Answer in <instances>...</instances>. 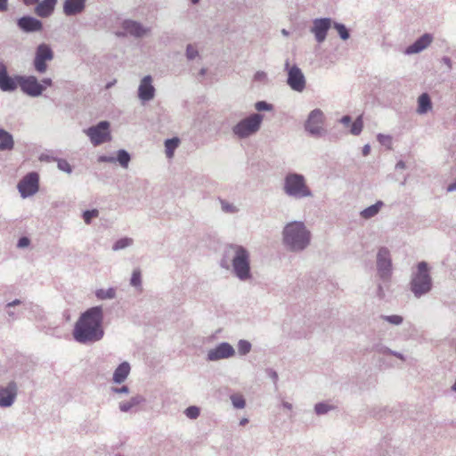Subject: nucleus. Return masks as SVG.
Returning a JSON list of instances; mask_svg holds the SVG:
<instances>
[{"label": "nucleus", "instance_id": "1", "mask_svg": "<svg viewBox=\"0 0 456 456\" xmlns=\"http://www.w3.org/2000/svg\"><path fill=\"white\" fill-rule=\"evenodd\" d=\"M102 311L99 306L85 312L75 324L73 337L79 343H94L102 338Z\"/></svg>", "mask_w": 456, "mask_h": 456}, {"label": "nucleus", "instance_id": "2", "mask_svg": "<svg viewBox=\"0 0 456 456\" xmlns=\"http://www.w3.org/2000/svg\"><path fill=\"white\" fill-rule=\"evenodd\" d=\"M284 243L292 250L305 248L310 241V232L301 222L288 224L283 230Z\"/></svg>", "mask_w": 456, "mask_h": 456}, {"label": "nucleus", "instance_id": "3", "mask_svg": "<svg viewBox=\"0 0 456 456\" xmlns=\"http://www.w3.org/2000/svg\"><path fill=\"white\" fill-rule=\"evenodd\" d=\"M231 249L234 252L232 258V266L235 274L240 280H247L249 278V254L241 246H231Z\"/></svg>", "mask_w": 456, "mask_h": 456}, {"label": "nucleus", "instance_id": "4", "mask_svg": "<svg viewBox=\"0 0 456 456\" xmlns=\"http://www.w3.org/2000/svg\"><path fill=\"white\" fill-rule=\"evenodd\" d=\"M411 290L416 297L428 292L431 289V279L428 274V265L420 262L418 265V272L411 280Z\"/></svg>", "mask_w": 456, "mask_h": 456}, {"label": "nucleus", "instance_id": "5", "mask_svg": "<svg viewBox=\"0 0 456 456\" xmlns=\"http://www.w3.org/2000/svg\"><path fill=\"white\" fill-rule=\"evenodd\" d=\"M284 189L287 194L296 198H303L311 195L304 177L297 174L287 175Z\"/></svg>", "mask_w": 456, "mask_h": 456}, {"label": "nucleus", "instance_id": "6", "mask_svg": "<svg viewBox=\"0 0 456 456\" xmlns=\"http://www.w3.org/2000/svg\"><path fill=\"white\" fill-rule=\"evenodd\" d=\"M262 120V115L253 114L250 117L239 122L233 127V132L240 138L247 137L256 133L259 129Z\"/></svg>", "mask_w": 456, "mask_h": 456}, {"label": "nucleus", "instance_id": "7", "mask_svg": "<svg viewBox=\"0 0 456 456\" xmlns=\"http://www.w3.org/2000/svg\"><path fill=\"white\" fill-rule=\"evenodd\" d=\"M18 82L21 91L32 97L39 96L45 90V86L34 76L18 77Z\"/></svg>", "mask_w": 456, "mask_h": 456}, {"label": "nucleus", "instance_id": "8", "mask_svg": "<svg viewBox=\"0 0 456 456\" xmlns=\"http://www.w3.org/2000/svg\"><path fill=\"white\" fill-rule=\"evenodd\" d=\"M109 128V122L102 121L97 126L88 128L86 134L94 145H99L110 140Z\"/></svg>", "mask_w": 456, "mask_h": 456}, {"label": "nucleus", "instance_id": "9", "mask_svg": "<svg viewBox=\"0 0 456 456\" xmlns=\"http://www.w3.org/2000/svg\"><path fill=\"white\" fill-rule=\"evenodd\" d=\"M39 177L35 172L25 175L18 183V190L22 198L35 194L39 188Z\"/></svg>", "mask_w": 456, "mask_h": 456}, {"label": "nucleus", "instance_id": "10", "mask_svg": "<svg viewBox=\"0 0 456 456\" xmlns=\"http://www.w3.org/2000/svg\"><path fill=\"white\" fill-rule=\"evenodd\" d=\"M53 59V53L51 47L45 44L39 45L34 59L35 69L39 73L45 72L47 69L46 61H52Z\"/></svg>", "mask_w": 456, "mask_h": 456}, {"label": "nucleus", "instance_id": "11", "mask_svg": "<svg viewBox=\"0 0 456 456\" xmlns=\"http://www.w3.org/2000/svg\"><path fill=\"white\" fill-rule=\"evenodd\" d=\"M324 117L320 110H314L305 123V129L312 134H321L323 130Z\"/></svg>", "mask_w": 456, "mask_h": 456}, {"label": "nucleus", "instance_id": "12", "mask_svg": "<svg viewBox=\"0 0 456 456\" xmlns=\"http://www.w3.org/2000/svg\"><path fill=\"white\" fill-rule=\"evenodd\" d=\"M377 265L380 277L388 279L391 275V259L389 251L387 248H380L378 253Z\"/></svg>", "mask_w": 456, "mask_h": 456}, {"label": "nucleus", "instance_id": "13", "mask_svg": "<svg viewBox=\"0 0 456 456\" xmlns=\"http://www.w3.org/2000/svg\"><path fill=\"white\" fill-rule=\"evenodd\" d=\"M288 84L295 91L302 92L305 86V77L297 66L289 69Z\"/></svg>", "mask_w": 456, "mask_h": 456}, {"label": "nucleus", "instance_id": "14", "mask_svg": "<svg viewBox=\"0 0 456 456\" xmlns=\"http://www.w3.org/2000/svg\"><path fill=\"white\" fill-rule=\"evenodd\" d=\"M18 77L8 76L5 64L0 61V89L4 92L14 91L19 86Z\"/></svg>", "mask_w": 456, "mask_h": 456}, {"label": "nucleus", "instance_id": "15", "mask_svg": "<svg viewBox=\"0 0 456 456\" xmlns=\"http://www.w3.org/2000/svg\"><path fill=\"white\" fill-rule=\"evenodd\" d=\"M233 347L228 343H222L216 348L210 350L208 354V359L209 361H217L231 357L234 354Z\"/></svg>", "mask_w": 456, "mask_h": 456}, {"label": "nucleus", "instance_id": "16", "mask_svg": "<svg viewBox=\"0 0 456 456\" xmlns=\"http://www.w3.org/2000/svg\"><path fill=\"white\" fill-rule=\"evenodd\" d=\"M17 395V386L14 382H10L5 388L0 387V406H11Z\"/></svg>", "mask_w": 456, "mask_h": 456}, {"label": "nucleus", "instance_id": "17", "mask_svg": "<svg viewBox=\"0 0 456 456\" xmlns=\"http://www.w3.org/2000/svg\"><path fill=\"white\" fill-rule=\"evenodd\" d=\"M151 82V76H146L142 79L138 89V95L141 100L150 101L154 97L155 89Z\"/></svg>", "mask_w": 456, "mask_h": 456}, {"label": "nucleus", "instance_id": "18", "mask_svg": "<svg viewBox=\"0 0 456 456\" xmlns=\"http://www.w3.org/2000/svg\"><path fill=\"white\" fill-rule=\"evenodd\" d=\"M330 27V20L329 19H317L314 21L312 31L314 33L316 40L319 43L324 41Z\"/></svg>", "mask_w": 456, "mask_h": 456}, {"label": "nucleus", "instance_id": "19", "mask_svg": "<svg viewBox=\"0 0 456 456\" xmlns=\"http://www.w3.org/2000/svg\"><path fill=\"white\" fill-rule=\"evenodd\" d=\"M86 6V0H66L63 4V12L67 16L82 12Z\"/></svg>", "mask_w": 456, "mask_h": 456}, {"label": "nucleus", "instance_id": "20", "mask_svg": "<svg viewBox=\"0 0 456 456\" xmlns=\"http://www.w3.org/2000/svg\"><path fill=\"white\" fill-rule=\"evenodd\" d=\"M433 37L429 34H424L420 37L414 44L408 46L406 53L412 54L417 53L427 48L432 42Z\"/></svg>", "mask_w": 456, "mask_h": 456}, {"label": "nucleus", "instance_id": "21", "mask_svg": "<svg viewBox=\"0 0 456 456\" xmlns=\"http://www.w3.org/2000/svg\"><path fill=\"white\" fill-rule=\"evenodd\" d=\"M56 3L57 0H42L35 9L36 14L42 18L50 16L54 10Z\"/></svg>", "mask_w": 456, "mask_h": 456}, {"label": "nucleus", "instance_id": "22", "mask_svg": "<svg viewBox=\"0 0 456 456\" xmlns=\"http://www.w3.org/2000/svg\"><path fill=\"white\" fill-rule=\"evenodd\" d=\"M19 27L25 31H38L42 28L40 20L33 17H22L18 21Z\"/></svg>", "mask_w": 456, "mask_h": 456}, {"label": "nucleus", "instance_id": "23", "mask_svg": "<svg viewBox=\"0 0 456 456\" xmlns=\"http://www.w3.org/2000/svg\"><path fill=\"white\" fill-rule=\"evenodd\" d=\"M130 365L128 362H124L120 363L118 368L115 370L113 374V380L116 383H122L127 378L130 373Z\"/></svg>", "mask_w": 456, "mask_h": 456}, {"label": "nucleus", "instance_id": "24", "mask_svg": "<svg viewBox=\"0 0 456 456\" xmlns=\"http://www.w3.org/2000/svg\"><path fill=\"white\" fill-rule=\"evenodd\" d=\"M124 29L135 37H142L147 32V29L143 28L141 24L133 21V20H126L123 23Z\"/></svg>", "mask_w": 456, "mask_h": 456}, {"label": "nucleus", "instance_id": "25", "mask_svg": "<svg viewBox=\"0 0 456 456\" xmlns=\"http://www.w3.org/2000/svg\"><path fill=\"white\" fill-rule=\"evenodd\" d=\"M14 142L12 135L7 131L0 128V151L12 150Z\"/></svg>", "mask_w": 456, "mask_h": 456}, {"label": "nucleus", "instance_id": "26", "mask_svg": "<svg viewBox=\"0 0 456 456\" xmlns=\"http://www.w3.org/2000/svg\"><path fill=\"white\" fill-rule=\"evenodd\" d=\"M431 101L428 94H422L418 100V112L426 113L431 109Z\"/></svg>", "mask_w": 456, "mask_h": 456}, {"label": "nucleus", "instance_id": "27", "mask_svg": "<svg viewBox=\"0 0 456 456\" xmlns=\"http://www.w3.org/2000/svg\"><path fill=\"white\" fill-rule=\"evenodd\" d=\"M179 142L180 141L178 138L168 139L165 142L166 154L167 158H173L175 150L178 147Z\"/></svg>", "mask_w": 456, "mask_h": 456}, {"label": "nucleus", "instance_id": "28", "mask_svg": "<svg viewBox=\"0 0 456 456\" xmlns=\"http://www.w3.org/2000/svg\"><path fill=\"white\" fill-rule=\"evenodd\" d=\"M382 205L383 203L379 201L376 204L365 208L361 213L362 216L366 219L374 216L376 214H378Z\"/></svg>", "mask_w": 456, "mask_h": 456}, {"label": "nucleus", "instance_id": "29", "mask_svg": "<svg viewBox=\"0 0 456 456\" xmlns=\"http://www.w3.org/2000/svg\"><path fill=\"white\" fill-rule=\"evenodd\" d=\"M115 289L110 288L108 289H98L96 291V297L99 299H108V298H113L115 297Z\"/></svg>", "mask_w": 456, "mask_h": 456}, {"label": "nucleus", "instance_id": "30", "mask_svg": "<svg viewBox=\"0 0 456 456\" xmlns=\"http://www.w3.org/2000/svg\"><path fill=\"white\" fill-rule=\"evenodd\" d=\"M362 116L358 117L351 126V133L353 134H359L362 130Z\"/></svg>", "mask_w": 456, "mask_h": 456}, {"label": "nucleus", "instance_id": "31", "mask_svg": "<svg viewBox=\"0 0 456 456\" xmlns=\"http://www.w3.org/2000/svg\"><path fill=\"white\" fill-rule=\"evenodd\" d=\"M130 283L134 287H140L142 284L141 271L139 269L134 270L131 277Z\"/></svg>", "mask_w": 456, "mask_h": 456}, {"label": "nucleus", "instance_id": "32", "mask_svg": "<svg viewBox=\"0 0 456 456\" xmlns=\"http://www.w3.org/2000/svg\"><path fill=\"white\" fill-rule=\"evenodd\" d=\"M232 404L237 409H242L245 406V400L240 395H233L231 396Z\"/></svg>", "mask_w": 456, "mask_h": 456}, {"label": "nucleus", "instance_id": "33", "mask_svg": "<svg viewBox=\"0 0 456 456\" xmlns=\"http://www.w3.org/2000/svg\"><path fill=\"white\" fill-rule=\"evenodd\" d=\"M118 160L123 167H127L130 160L129 154L125 151H119L118 153Z\"/></svg>", "mask_w": 456, "mask_h": 456}, {"label": "nucleus", "instance_id": "34", "mask_svg": "<svg viewBox=\"0 0 456 456\" xmlns=\"http://www.w3.org/2000/svg\"><path fill=\"white\" fill-rule=\"evenodd\" d=\"M251 349V345L246 340H240L238 344V351L240 354H248Z\"/></svg>", "mask_w": 456, "mask_h": 456}, {"label": "nucleus", "instance_id": "35", "mask_svg": "<svg viewBox=\"0 0 456 456\" xmlns=\"http://www.w3.org/2000/svg\"><path fill=\"white\" fill-rule=\"evenodd\" d=\"M132 244V240L128 238H123L118 240L113 246L114 250L122 249Z\"/></svg>", "mask_w": 456, "mask_h": 456}, {"label": "nucleus", "instance_id": "36", "mask_svg": "<svg viewBox=\"0 0 456 456\" xmlns=\"http://www.w3.org/2000/svg\"><path fill=\"white\" fill-rule=\"evenodd\" d=\"M185 414L190 419H197L200 415V409L196 406H190L185 410Z\"/></svg>", "mask_w": 456, "mask_h": 456}, {"label": "nucleus", "instance_id": "37", "mask_svg": "<svg viewBox=\"0 0 456 456\" xmlns=\"http://www.w3.org/2000/svg\"><path fill=\"white\" fill-rule=\"evenodd\" d=\"M98 210L97 209H93V210H86L84 212L83 214V217H84V221L86 223V224H90L91 220L94 217H97L98 216Z\"/></svg>", "mask_w": 456, "mask_h": 456}, {"label": "nucleus", "instance_id": "38", "mask_svg": "<svg viewBox=\"0 0 456 456\" xmlns=\"http://www.w3.org/2000/svg\"><path fill=\"white\" fill-rule=\"evenodd\" d=\"M335 28L338 30L342 39L346 40L349 37V33L344 25L337 23L335 24Z\"/></svg>", "mask_w": 456, "mask_h": 456}, {"label": "nucleus", "instance_id": "39", "mask_svg": "<svg viewBox=\"0 0 456 456\" xmlns=\"http://www.w3.org/2000/svg\"><path fill=\"white\" fill-rule=\"evenodd\" d=\"M330 407L326 403H318L315 405L317 414H324L330 411Z\"/></svg>", "mask_w": 456, "mask_h": 456}, {"label": "nucleus", "instance_id": "40", "mask_svg": "<svg viewBox=\"0 0 456 456\" xmlns=\"http://www.w3.org/2000/svg\"><path fill=\"white\" fill-rule=\"evenodd\" d=\"M139 403V401H137L136 399L133 398L131 400V402L129 403H123L120 404V410L122 411H127L129 409H131L134 405L137 404Z\"/></svg>", "mask_w": 456, "mask_h": 456}, {"label": "nucleus", "instance_id": "41", "mask_svg": "<svg viewBox=\"0 0 456 456\" xmlns=\"http://www.w3.org/2000/svg\"><path fill=\"white\" fill-rule=\"evenodd\" d=\"M58 167L64 172H67V173L71 172L70 165L65 159H60L58 161Z\"/></svg>", "mask_w": 456, "mask_h": 456}, {"label": "nucleus", "instance_id": "42", "mask_svg": "<svg viewBox=\"0 0 456 456\" xmlns=\"http://www.w3.org/2000/svg\"><path fill=\"white\" fill-rule=\"evenodd\" d=\"M198 54L197 50L194 46L189 45L186 49V55L188 59H193Z\"/></svg>", "mask_w": 456, "mask_h": 456}, {"label": "nucleus", "instance_id": "43", "mask_svg": "<svg viewBox=\"0 0 456 456\" xmlns=\"http://www.w3.org/2000/svg\"><path fill=\"white\" fill-rule=\"evenodd\" d=\"M271 105L265 102H258L256 103V109L259 111L271 110Z\"/></svg>", "mask_w": 456, "mask_h": 456}, {"label": "nucleus", "instance_id": "44", "mask_svg": "<svg viewBox=\"0 0 456 456\" xmlns=\"http://www.w3.org/2000/svg\"><path fill=\"white\" fill-rule=\"evenodd\" d=\"M386 319L393 324H400L403 322V318L399 315L387 316Z\"/></svg>", "mask_w": 456, "mask_h": 456}, {"label": "nucleus", "instance_id": "45", "mask_svg": "<svg viewBox=\"0 0 456 456\" xmlns=\"http://www.w3.org/2000/svg\"><path fill=\"white\" fill-rule=\"evenodd\" d=\"M29 240L27 237H22L18 241V247L19 248H25L29 245Z\"/></svg>", "mask_w": 456, "mask_h": 456}, {"label": "nucleus", "instance_id": "46", "mask_svg": "<svg viewBox=\"0 0 456 456\" xmlns=\"http://www.w3.org/2000/svg\"><path fill=\"white\" fill-rule=\"evenodd\" d=\"M223 205V209L225 211V212H235V207H233L232 205H229V204H226V203H222Z\"/></svg>", "mask_w": 456, "mask_h": 456}, {"label": "nucleus", "instance_id": "47", "mask_svg": "<svg viewBox=\"0 0 456 456\" xmlns=\"http://www.w3.org/2000/svg\"><path fill=\"white\" fill-rule=\"evenodd\" d=\"M41 84L45 87L51 86L53 85V82L51 78H44Z\"/></svg>", "mask_w": 456, "mask_h": 456}, {"label": "nucleus", "instance_id": "48", "mask_svg": "<svg viewBox=\"0 0 456 456\" xmlns=\"http://www.w3.org/2000/svg\"><path fill=\"white\" fill-rule=\"evenodd\" d=\"M116 393H128V387L126 386H123L120 388H114Z\"/></svg>", "mask_w": 456, "mask_h": 456}, {"label": "nucleus", "instance_id": "49", "mask_svg": "<svg viewBox=\"0 0 456 456\" xmlns=\"http://www.w3.org/2000/svg\"><path fill=\"white\" fill-rule=\"evenodd\" d=\"M340 121H341V123H343L344 125L348 126V125L350 124V122H351V118H350V117H349V116H345V117H343V118H341V120H340Z\"/></svg>", "mask_w": 456, "mask_h": 456}, {"label": "nucleus", "instance_id": "50", "mask_svg": "<svg viewBox=\"0 0 456 456\" xmlns=\"http://www.w3.org/2000/svg\"><path fill=\"white\" fill-rule=\"evenodd\" d=\"M7 7V0H0V11L5 10Z\"/></svg>", "mask_w": 456, "mask_h": 456}, {"label": "nucleus", "instance_id": "51", "mask_svg": "<svg viewBox=\"0 0 456 456\" xmlns=\"http://www.w3.org/2000/svg\"><path fill=\"white\" fill-rule=\"evenodd\" d=\"M26 5H32L38 3V0H22Z\"/></svg>", "mask_w": 456, "mask_h": 456}, {"label": "nucleus", "instance_id": "52", "mask_svg": "<svg viewBox=\"0 0 456 456\" xmlns=\"http://www.w3.org/2000/svg\"><path fill=\"white\" fill-rule=\"evenodd\" d=\"M370 148L369 145H365L362 149V153L364 156H367L370 153Z\"/></svg>", "mask_w": 456, "mask_h": 456}, {"label": "nucleus", "instance_id": "53", "mask_svg": "<svg viewBox=\"0 0 456 456\" xmlns=\"http://www.w3.org/2000/svg\"><path fill=\"white\" fill-rule=\"evenodd\" d=\"M385 139H386V140H387L388 142H390V141H391L390 137H388V136H384V135H379V142H384L383 140H385Z\"/></svg>", "mask_w": 456, "mask_h": 456}, {"label": "nucleus", "instance_id": "54", "mask_svg": "<svg viewBox=\"0 0 456 456\" xmlns=\"http://www.w3.org/2000/svg\"><path fill=\"white\" fill-rule=\"evenodd\" d=\"M20 303V300L16 299L13 302L9 303L8 306H12V305H19Z\"/></svg>", "mask_w": 456, "mask_h": 456}, {"label": "nucleus", "instance_id": "55", "mask_svg": "<svg viewBox=\"0 0 456 456\" xmlns=\"http://www.w3.org/2000/svg\"><path fill=\"white\" fill-rule=\"evenodd\" d=\"M444 61L451 68V61L449 58H444Z\"/></svg>", "mask_w": 456, "mask_h": 456}, {"label": "nucleus", "instance_id": "56", "mask_svg": "<svg viewBox=\"0 0 456 456\" xmlns=\"http://www.w3.org/2000/svg\"><path fill=\"white\" fill-rule=\"evenodd\" d=\"M265 77V73H257V74L256 75V78H261V77Z\"/></svg>", "mask_w": 456, "mask_h": 456}, {"label": "nucleus", "instance_id": "57", "mask_svg": "<svg viewBox=\"0 0 456 456\" xmlns=\"http://www.w3.org/2000/svg\"><path fill=\"white\" fill-rule=\"evenodd\" d=\"M283 405H284V407H286V408H288V409H289V410H291V409H292V405H291L290 403H283Z\"/></svg>", "mask_w": 456, "mask_h": 456}, {"label": "nucleus", "instance_id": "58", "mask_svg": "<svg viewBox=\"0 0 456 456\" xmlns=\"http://www.w3.org/2000/svg\"><path fill=\"white\" fill-rule=\"evenodd\" d=\"M246 423H248V419H242L240 420V425H242V426H243V425H245Z\"/></svg>", "mask_w": 456, "mask_h": 456}, {"label": "nucleus", "instance_id": "59", "mask_svg": "<svg viewBox=\"0 0 456 456\" xmlns=\"http://www.w3.org/2000/svg\"><path fill=\"white\" fill-rule=\"evenodd\" d=\"M452 390H453V391H455V392H456V380H455V383L453 384V386H452Z\"/></svg>", "mask_w": 456, "mask_h": 456}, {"label": "nucleus", "instance_id": "60", "mask_svg": "<svg viewBox=\"0 0 456 456\" xmlns=\"http://www.w3.org/2000/svg\"><path fill=\"white\" fill-rule=\"evenodd\" d=\"M281 32H282V34H283V35H285V36H288V35H289V33H288L285 29H282V31H281Z\"/></svg>", "mask_w": 456, "mask_h": 456}, {"label": "nucleus", "instance_id": "61", "mask_svg": "<svg viewBox=\"0 0 456 456\" xmlns=\"http://www.w3.org/2000/svg\"><path fill=\"white\" fill-rule=\"evenodd\" d=\"M454 188H456V184L451 185V186L449 187V190L451 191V190H452V189H454Z\"/></svg>", "mask_w": 456, "mask_h": 456}, {"label": "nucleus", "instance_id": "62", "mask_svg": "<svg viewBox=\"0 0 456 456\" xmlns=\"http://www.w3.org/2000/svg\"><path fill=\"white\" fill-rule=\"evenodd\" d=\"M200 0H191L193 4H197Z\"/></svg>", "mask_w": 456, "mask_h": 456}, {"label": "nucleus", "instance_id": "63", "mask_svg": "<svg viewBox=\"0 0 456 456\" xmlns=\"http://www.w3.org/2000/svg\"><path fill=\"white\" fill-rule=\"evenodd\" d=\"M398 166H400V167H403V163H401V162H399V163H398Z\"/></svg>", "mask_w": 456, "mask_h": 456}]
</instances>
